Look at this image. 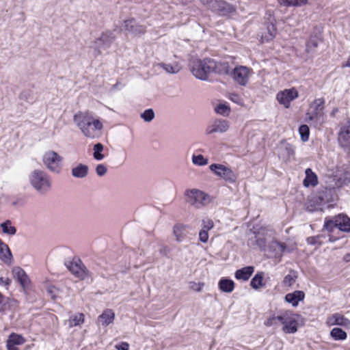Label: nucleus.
Returning a JSON list of instances; mask_svg holds the SVG:
<instances>
[{"label":"nucleus","mask_w":350,"mask_h":350,"mask_svg":"<svg viewBox=\"0 0 350 350\" xmlns=\"http://www.w3.org/2000/svg\"><path fill=\"white\" fill-rule=\"evenodd\" d=\"M89 167L87 165L78 163L71 169V174L76 178H84L88 174Z\"/></svg>","instance_id":"4be33fe9"},{"label":"nucleus","mask_w":350,"mask_h":350,"mask_svg":"<svg viewBox=\"0 0 350 350\" xmlns=\"http://www.w3.org/2000/svg\"><path fill=\"white\" fill-rule=\"evenodd\" d=\"M230 128L229 122L226 120L218 119L213 122L208 126L206 133L208 135H211L215 133H223L228 131Z\"/></svg>","instance_id":"4468645a"},{"label":"nucleus","mask_w":350,"mask_h":350,"mask_svg":"<svg viewBox=\"0 0 350 350\" xmlns=\"http://www.w3.org/2000/svg\"><path fill=\"white\" fill-rule=\"evenodd\" d=\"M292 7H302L309 3V0H293Z\"/></svg>","instance_id":"8fccbe9b"},{"label":"nucleus","mask_w":350,"mask_h":350,"mask_svg":"<svg viewBox=\"0 0 350 350\" xmlns=\"http://www.w3.org/2000/svg\"><path fill=\"white\" fill-rule=\"evenodd\" d=\"M293 0H277L278 3L281 6L292 7Z\"/></svg>","instance_id":"603ef678"},{"label":"nucleus","mask_w":350,"mask_h":350,"mask_svg":"<svg viewBox=\"0 0 350 350\" xmlns=\"http://www.w3.org/2000/svg\"><path fill=\"white\" fill-rule=\"evenodd\" d=\"M306 177L303 181L305 187H314L318 184V178L315 173L310 168H307L305 171Z\"/></svg>","instance_id":"cd10ccee"},{"label":"nucleus","mask_w":350,"mask_h":350,"mask_svg":"<svg viewBox=\"0 0 350 350\" xmlns=\"http://www.w3.org/2000/svg\"><path fill=\"white\" fill-rule=\"evenodd\" d=\"M192 163L195 165L204 166L208 163V160L202 154H193Z\"/></svg>","instance_id":"72a5a7b5"},{"label":"nucleus","mask_w":350,"mask_h":350,"mask_svg":"<svg viewBox=\"0 0 350 350\" xmlns=\"http://www.w3.org/2000/svg\"><path fill=\"white\" fill-rule=\"evenodd\" d=\"M109 43L105 44V45H106L107 47L109 46Z\"/></svg>","instance_id":"bf43d9fd"},{"label":"nucleus","mask_w":350,"mask_h":350,"mask_svg":"<svg viewBox=\"0 0 350 350\" xmlns=\"http://www.w3.org/2000/svg\"><path fill=\"white\" fill-rule=\"evenodd\" d=\"M285 149L286 150V151L288 152V157H291L294 154V149L293 148V147L291 146L286 145L285 147Z\"/></svg>","instance_id":"5fc2aeb1"},{"label":"nucleus","mask_w":350,"mask_h":350,"mask_svg":"<svg viewBox=\"0 0 350 350\" xmlns=\"http://www.w3.org/2000/svg\"><path fill=\"white\" fill-rule=\"evenodd\" d=\"M324 228L330 232H332L335 228H337L336 224V217L332 220H329L325 221Z\"/></svg>","instance_id":"c03bdc74"},{"label":"nucleus","mask_w":350,"mask_h":350,"mask_svg":"<svg viewBox=\"0 0 350 350\" xmlns=\"http://www.w3.org/2000/svg\"><path fill=\"white\" fill-rule=\"evenodd\" d=\"M0 259L7 265L12 262V255L6 244L0 241Z\"/></svg>","instance_id":"b1692460"},{"label":"nucleus","mask_w":350,"mask_h":350,"mask_svg":"<svg viewBox=\"0 0 350 350\" xmlns=\"http://www.w3.org/2000/svg\"><path fill=\"white\" fill-rule=\"evenodd\" d=\"M218 286L222 292L230 293L234 289V282L230 279L222 278L218 282Z\"/></svg>","instance_id":"c85d7f7f"},{"label":"nucleus","mask_w":350,"mask_h":350,"mask_svg":"<svg viewBox=\"0 0 350 350\" xmlns=\"http://www.w3.org/2000/svg\"><path fill=\"white\" fill-rule=\"evenodd\" d=\"M108 37H109L108 33H103V34L100 36V40H100V41H103V42H105V41L107 40V38H108Z\"/></svg>","instance_id":"13d9d810"},{"label":"nucleus","mask_w":350,"mask_h":350,"mask_svg":"<svg viewBox=\"0 0 350 350\" xmlns=\"http://www.w3.org/2000/svg\"><path fill=\"white\" fill-rule=\"evenodd\" d=\"M202 230H206V231H208L214 227L213 221L211 219H204L202 220Z\"/></svg>","instance_id":"79ce46f5"},{"label":"nucleus","mask_w":350,"mask_h":350,"mask_svg":"<svg viewBox=\"0 0 350 350\" xmlns=\"http://www.w3.org/2000/svg\"><path fill=\"white\" fill-rule=\"evenodd\" d=\"M199 239L202 243H206L208 240V233L206 230H201L199 232Z\"/></svg>","instance_id":"de8ad7c7"},{"label":"nucleus","mask_w":350,"mask_h":350,"mask_svg":"<svg viewBox=\"0 0 350 350\" xmlns=\"http://www.w3.org/2000/svg\"><path fill=\"white\" fill-rule=\"evenodd\" d=\"M336 224L338 230L344 232L350 231V218L345 215L336 217Z\"/></svg>","instance_id":"393cba45"},{"label":"nucleus","mask_w":350,"mask_h":350,"mask_svg":"<svg viewBox=\"0 0 350 350\" xmlns=\"http://www.w3.org/2000/svg\"><path fill=\"white\" fill-rule=\"evenodd\" d=\"M25 339L22 335L12 333L7 340L6 347L8 350H19L17 345H21L25 342Z\"/></svg>","instance_id":"f3484780"},{"label":"nucleus","mask_w":350,"mask_h":350,"mask_svg":"<svg viewBox=\"0 0 350 350\" xmlns=\"http://www.w3.org/2000/svg\"><path fill=\"white\" fill-rule=\"evenodd\" d=\"M186 201L197 208L207 206L212 202V198L208 193L198 189H190L185 193Z\"/></svg>","instance_id":"423d86ee"},{"label":"nucleus","mask_w":350,"mask_h":350,"mask_svg":"<svg viewBox=\"0 0 350 350\" xmlns=\"http://www.w3.org/2000/svg\"><path fill=\"white\" fill-rule=\"evenodd\" d=\"M216 68V62L211 59H193L190 64L193 75L202 81L208 79V75Z\"/></svg>","instance_id":"20e7f679"},{"label":"nucleus","mask_w":350,"mask_h":350,"mask_svg":"<svg viewBox=\"0 0 350 350\" xmlns=\"http://www.w3.org/2000/svg\"><path fill=\"white\" fill-rule=\"evenodd\" d=\"M28 179L32 187L40 194H45L51 189V178L43 170H34L29 174Z\"/></svg>","instance_id":"7ed1b4c3"},{"label":"nucleus","mask_w":350,"mask_h":350,"mask_svg":"<svg viewBox=\"0 0 350 350\" xmlns=\"http://www.w3.org/2000/svg\"><path fill=\"white\" fill-rule=\"evenodd\" d=\"M299 97V92L295 88L284 89L277 92V102L285 109L291 107V103Z\"/></svg>","instance_id":"1a4fd4ad"},{"label":"nucleus","mask_w":350,"mask_h":350,"mask_svg":"<svg viewBox=\"0 0 350 350\" xmlns=\"http://www.w3.org/2000/svg\"><path fill=\"white\" fill-rule=\"evenodd\" d=\"M277 29L273 22L267 24L266 29L261 33V40L262 42L271 40L275 36Z\"/></svg>","instance_id":"5701e85b"},{"label":"nucleus","mask_w":350,"mask_h":350,"mask_svg":"<svg viewBox=\"0 0 350 350\" xmlns=\"http://www.w3.org/2000/svg\"><path fill=\"white\" fill-rule=\"evenodd\" d=\"M104 146L100 143L96 144L93 147V157L96 161L104 159L105 155L102 153Z\"/></svg>","instance_id":"2f4dec72"},{"label":"nucleus","mask_w":350,"mask_h":350,"mask_svg":"<svg viewBox=\"0 0 350 350\" xmlns=\"http://www.w3.org/2000/svg\"><path fill=\"white\" fill-rule=\"evenodd\" d=\"M338 141L341 147L350 151V122L342 125L338 133Z\"/></svg>","instance_id":"2eb2a0df"},{"label":"nucleus","mask_w":350,"mask_h":350,"mask_svg":"<svg viewBox=\"0 0 350 350\" xmlns=\"http://www.w3.org/2000/svg\"><path fill=\"white\" fill-rule=\"evenodd\" d=\"M254 271V267L248 266L237 270L234 276L237 280L247 281L251 277Z\"/></svg>","instance_id":"a878e982"},{"label":"nucleus","mask_w":350,"mask_h":350,"mask_svg":"<svg viewBox=\"0 0 350 350\" xmlns=\"http://www.w3.org/2000/svg\"><path fill=\"white\" fill-rule=\"evenodd\" d=\"M317 42L315 39H310L306 44V51L308 53L312 52L317 47Z\"/></svg>","instance_id":"a18cd8bd"},{"label":"nucleus","mask_w":350,"mask_h":350,"mask_svg":"<svg viewBox=\"0 0 350 350\" xmlns=\"http://www.w3.org/2000/svg\"><path fill=\"white\" fill-rule=\"evenodd\" d=\"M85 321V316L83 313H76L71 315L68 320L69 327L81 325Z\"/></svg>","instance_id":"c756f323"},{"label":"nucleus","mask_w":350,"mask_h":350,"mask_svg":"<svg viewBox=\"0 0 350 350\" xmlns=\"http://www.w3.org/2000/svg\"><path fill=\"white\" fill-rule=\"evenodd\" d=\"M250 285L254 289H259L263 286V273H258L256 274V275L252 279Z\"/></svg>","instance_id":"473e14b6"},{"label":"nucleus","mask_w":350,"mask_h":350,"mask_svg":"<svg viewBox=\"0 0 350 350\" xmlns=\"http://www.w3.org/2000/svg\"><path fill=\"white\" fill-rule=\"evenodd\" d=\"M204 286V284L203 282H189V288L191 290L196 292H200L203 287Z\"/></svg>","instance_id":"37998d69"},{"label":"nucleus","mask_w":350,"mask_h":350,"mask_svg":"<svg viewBox=\"0 0 350 350\" xmlns=\"http://www.w3.org/2000/svg\"><path fill=\"white\" fill-rule=\"evenodd\" d=\"M122 29L131 33L134 36L142 35L145 32L144 27L137 25L132 19L124 21Z\"/></svg>","instance_id":"dca6fc26"},{"label":"nucleus","mask_w":350,"mask_h":350,"mask_svg":"<svg viewBox=\"0 0 350 350\" xmlns=\"http://www.w3.org/2000/svg\"><path fill=\"white\" fill-rule=\"evenodd\" d=\"M325 324L328 327L338 325L345 329H350V320L339 312L328 315L326 318Z\"/></svg>","instance_id":"f8f14e48"},{"label":"nucleus","mask_w":350,"mask_h":350,"mask_svg":"<svg viewBox=\"0 0 350 350\" xmlns=\"http://www.w3.org/2000/svg\"><path fill=\"white\" fill-rule=\"evenodd\" d=\"M212 11L217 12L219 15L232 17L236 15V8L224 0H200Z\"/></svg>","instance_id":"0eeeda50"},{"label":"nucleus","mask_w":350,"mask_h":350,"mask_svg":"<svg viewBox=\"0 0 350 350\" xmlns=\"http://www.w3.org/2000/svg\"><path fill=\"white\" fill-rule=\"evenodd\" d=\"M116 349L118 350H129V345L126 342H122L116 345Z\"/></svg>","instance_id":"864d4df0"},{"label":"nucleus","mask_w":350,"mask_h":350,"mask_svg":"<svg viewBox=\"0 0 350 350\" xmlns=\"http://www.w3.org/2000/svg\"><path fill=\"white\" fill-rule=\"evenodd\" d=\"M12 274L21 286L25 288L29 285V280L25 271L19 267H15L12 269Z\"/></svg>","instance_id":"412c9836"},{"label":"nucleus","mask_w":350,"mask_h":350,"mask_svg":"<svg viewBox=\"0 0 350 350\" xmlns=\"http://www.w3.org/2000/svg\"><path fill=\"white\" fill-rule=\"evenodd\" d=\"M297 279V275L293 273L287 274L283 280V284L284 286L291 287L293 285V284L295 282Z\"/></svg>","instance_id":"ea45409f"},{"label":"nucleus","mask_w":350,"mask_h":350,"mask_svg":"<svg viewBox=\"0 0 350 350\" xmlns=\"http://www.w3.org/2000/svg\"><path fill=\"white\" fill-rule=\"evenodd\" d=\"M349 297H350V293H349Z\"/></svg>","instance_id":"052dcab7"},{"label":"nucleus","mask_w":350,"mask_h":350,"mask_svg":"<svg viewBox=\"0 0 350 350\" xmlns=\"http://www.w3.org/2000/svg\"><path fill=\"white\" fill-rule=\"evenodd\" d=\"M46 291L52 299H55L59 296V290L53 286H49Z\"/></svg>","instance_id":"a19ab883"},{"label":"nucleus","mask_w":350,"mask_h":350,"mask_svg":"<svg viewBox=\"0 0 350 350\" xmlns=\"http://www.w3.org/2000/svg\"><path fill=\"white\" fill-rule=\"evenodd\" d=\"M228 98L232 102L237 104H241L242 103L241 98L239 96V95L237 94H230L228 96Z\"/></svg>","instance_id":"3c124183"},{"label":"nucleus","mask_w":350,"mask_h":350,"mask_svg":"<svg viewBox=\"0 0 350 350\" xmlns=\"http://www.w3.org/2000/svg\"><path fill=\"white\" fill-rule=\"evenodd\" d=\"M253 75V69L245 66H237L230 73L233 81L241 86L247 85Z\"/></svg>","instance_id":"6e6552de"},{"label":"nucleus","mask_w":350,"mask_h":350,"mask_svg":"<svg viewBox=\"0 0 350 350\" xmlns=\"http://www.w3.org/2000/svg\"><path fill=\"white\" fill-rule=\"evenodd\" d=\"M115 319V313L111 309L105 310L98 317L97 324L103 327L113 323Z\"/></svg>","instance_id":"a211bd4d"},{"label":"nucleus","mask_w":350,"mask_h":350,"mask_svg":"<svg viewBox=\"0 0 350 350\" xmlns=\"http://www.w3.org/2000/svg\"><path fill=\"white\" fill-rule=\"evenodd\" d=\"M43 165L51 173L59 174L63 169L64 158L53 150H47L42 154Z\"/></svg>","instance_id":"39448f33"},{"label":"nucleus","mask_w":350,"mask_h":350,"mask_svg":"<svg viewBox=\"0 0 350 350\" xmlns=\"http://www.w3.org/2000/svg\"><path fill=\"white\" fill-rule=\"evenodd\" d=\"M324 101L321 98L313 100L307 111L306 118L308 121H319L323 117Z\"/></svg>","instance_id":"9b49d317"},{"label":"nucleus","mask_w":350,"mask_h":350,"mask_svg":"<svg viewBox=\"0 0 350 350\" xmlns=\"http://www.w3.org/2000/svg\"><path fill=\"white\" fill-rule=\"evenodd\" d=\"M217 113L228 116L230 112V108L227 103H219L215 109Z\"/></svg>","instance_id":"e433bc0d"},{"label":"nucleus","mask_w":350,"mask_h":350,"mask_svg":"<svg viewBox=\"0 0 350 350\" xmlns=\"http://www.w3.org/2000/svg\"><path fill=\"white\" fill-rule=\"evenodd\" d=\"M73 122L81 134L87 139L100 138L104 125L101 119L90 111H78L73 116Z\"/></svg>","instance_id":"f257e3e1"},{"label":"nucleus","mask_w":350,"mask_h":350,"mask_svg":"<svg viewBox=\"0 0 350 350\" xmlns=\"http://www.w3.org/2000/svg\"><path fill=\"white\" fill-rule=\"evenodd\" d=\"M329 335L334 340H345L347 338V334L340 327H334L331 329Z\"/></svg>","instance_id":"7c9ffc66"},{"label":"nucleus","mask_w":350,"mask_h":350,"mask_svg":"<svg viewBox=\"0 0 350 350\" xmlns=\"http://www.w3.org/2000/svg\"><path fill=\"white\" fill-rule=\"evenodd\" d=\"M300 315L289 310H281L276 315L269 317L266 321L267 326H273L278 323L285 334H294L298 329Z\"/></svg>","instance_id":"f03ea898"},{"label":"nucleus","mask_w":350,"mask_h":350,"mask_svg":"<svg viewBox=\"0 0 350 350\" xmlns=\"http://www.w3.org/2000/svg\"><path fill=\"white\" fill-rule=\"evenodd\" d=\"M342 68L348 67L350 68V57L347 59V60L342 64Z\"/></svg>","instance_id":"4d7b16f0"},{"label":"nucleus","mask_w":350,"mask_h":350,"mask_svg":"<svg viewBox=\"0 0 350 350\" xmlns=\"http://www.w3.org/2000/svg\"><path fill=\"white\" fill-rule=\"evenodd\" d=\"M189 226L183 224H176L173 227V234L178 242L183 241L189 234Z\"/></svg>","instance_id":"6ab92c4d"},{"label":"nucleus","mask_w":350,"mask_h":350,"mask_svg":"<svg viewBox=\"0 0 350 350\" xmlns=\"http://www.w3.org/2000/svg\"><path fill=\"white\" fill-rule=\"evenodd\" d=\"M305 298V294L302 291H295L293 293H287L285 295V301L291 304L293 307H297L299 302L303 301Z\"/></svg>","instance_id":"aec40b11"},{"label":"nucleus","mask_w":350,"mask_h":350,"mask_svg":"<svg viewBox=\"0 0 350 350\" xmlns=\"http://www.w3.org/2000/svg\"><path fill=\"white\" fill-rule=\"evenodd\" d=\"M14 303V300L5 297L0 293V312H3L8 310L10 306L13 305Z\"/></svg>","instance_id":"f704fd0d"},{"label":"nucleus","mask_w":350,"mask_h":350,"mask_svg":"<svg viewBox=\"0 0 350 350\" xmlns=\"http://www.w3.org/2000/svg\"><path fill=\"white\" fill-rule=\"evenodd\" d=\"M10 281L6 278H0V284L8 285Z\"/></svg>","instance_id":"6e6d98bb"},{"label":"nucleus","mask_w":350,"mask_h":350,"mask_svg":"<svg viewBox=\"0 0 350 350\" xmlns=\"http://www.w3.org/2000/svg\"><path fill=\"white\" fill-rule=\"evenodd\" d=\"M1 226L2 228L3 232L4 233L8 234H14L16 233V228L13 226H12V224L10 221L7 220L6 221L2 223L1 224Z\"/></svg>","instance_id":"4c0bfd02"},{"label":"nucleus","mask_w":350,"mask_h":350,"mask_svg":"<svg viewBox=\"0 0 350 350\" xmlns=\"http://www.w3.org/2000/svg\"><path fill=\"white\" fill-rule=\"evenodd\" d=\"M299 133L302 142H306L308 141L310 135V129L307 125L303 124L300 126L299 128Z\"/></svg>","instance_id":"c9c22d12"},{"label":"nucleus","mask_w":350,"mask_h":350,"mask_svg":"<svg viewBox=\"0 0 350 350\" xmlns=\"http://www.w3.org/2000/svg\"><path fill=\"white\" fill-rule=\"evenodd\" d=\"M320 236H316V237H310L307 239V243L309 245H321V242L320 241Z\"/></svg>","instance_id":"49530a36"},{"label":"nucleus","mask_w":350,"mask_h":350,"mask_svg":"<svg viewBox=\"0 0 350 350\" xmlns=\"http://www.w3.org/2000/svg\"><path fill=\"white\" fill-rule=\"evenodd\" d=\"M96 172L98 176H104L107 172V167L103 164H98L96 167Z\"/></svg>","instance_id":"09e8293b"},{"label":"nucleus","mask_w":350,"mask_h":350,"mask_svg":"<svg viewBox=\"0 0 350 350\" xmlns=\"http://www.w3.org/2000/svg\"><path fill=\"white\" fill-rule=\"evenodd\" d=\"M209 169L215 175L226 181L234 183L237 178L234 172L226 165L213 163L209 166Z\"/></svg>","instance_id":"9d476101"},{"label":"nucleus","mask_w":350,"mask_h":350,"mask_svg":"<svg viewBox=\"0 0 350 350\" xmlns=\"http://www.w3.org/2000/svg\"><path fill=\"white\" fill-rule=\"evenodd\" d=\"M67 267L79 280H85L89 277L88 270L80 261L69 262L67 264Z\"/></svg>","instance_id":"ddd939ff"},{"label":"nucleus","mask_w":350,"mask_h":350,"mask_svg":"<svg viewBox=\"0 0 350 350\" xmlns=\"http://www.w3.org/2000/svg\"><path fill=\"white\" fill-rule=\"evenodd\" d=\"M155 114L152 109H146L140 115V117L146 122H151L154 118Z\"/></svg>","instance_id":"58836bf2"},{"label":"nucleus","mask_w":350,"mask_h":350,"mask_svg":"<svg viewBox=\"0 0 350 350\" xmlns=\"http://www.w3.org/2000/svg\"><path fill=\"white\" fill-rule=\"evenodd\" d=\"M158 66L169 74H176L179 72L182 68L181 64L178 62L160 63Z\"/></svg>","instance_id":"bb28decb"}]
</instances>
